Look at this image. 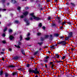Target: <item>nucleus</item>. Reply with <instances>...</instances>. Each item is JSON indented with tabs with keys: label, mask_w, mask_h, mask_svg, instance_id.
<instances>
[{
	"label": "nucleus",
	"mask_w": 77,
	"mask_h": 77,
	"mask_svg": "<svg viewBox=\"0 0 77 77\" xmlns=\"http://www.w3.org/2000/svg\"><path fill=\"white\" fill-rule=\"evenodd\" d=\"M34 14L33 13H31L30 14V15H31V17L30 19L31 20H33L32 18H33V19L34 20H37V21L40 20H41V18H40L35 17V16L34 15Z\"/></svg>",
	"instance_id": "f257e3e1"
},
{
	"label": "nucleus",
	"mask_w": 77,
	"mask_h": 77,
	"mask_svg": "<svg viewBox=\"0 0 77 77\" xmlns=\"http://www.w3.org/2000/svg\"><path fill=\"white\" fill-rule=\"evenodd\" d=\"M28 71L29 72H32V73H34V74H39V71H38L37 68L35 69V70L29 69L28 70Z\"/></svg>",
	"instance_id": "f03ea898"
},
{
	"label": "nucleus",
	"mask_w": 77,
	"mask_h": 77,
	"mask_svg": "<svg viewBox=\"0 0 77 77\" xmlns=\"http://www.w3.org/2000/svg\"><path fill=\"white\" fill-rule=\"evenodd\" d=\"M24 21H26V23L27 25H29V21L27 20V19H25Z\"/></svg>",
	"instance_id": "7ed1b4c3"
},
{
	"label": "nucleus",
	"mask_w": 77,
	"mask_h": 77,
	"mask_svg": "<svg viewBox=\"0 0 77 77\" xmlns=\"http://www.w3.org/2000/svg\"><path fill=\"white\" fill-rule=\"evenodd\" d=\"M11 2L13 4L17 3V1L15 0H11Z\"/></svg>",
	"instance_id": "20e7f679"
},
{
	"label": "nucleus",
	"mask_w": 77,
	"mask_h": 77,
	"mask_svg": "<svg viewBox=\"0 0 77 77\" xmlns=\"http://www.w3.org/2000/svg\"><path fill=\"white\" fill-rule=\"evenodd\" d=\"M66 44V42H65L63 41H62V45H65Z\"/></svg>",
	"instance_id": "39448f33"
},
{
	"label": "nucleus",
	"mask_w": 77,
	"mask_h": 77,
	"mask_svg": "<svg viewBox=\"0 0 77 77\" xmlns=\"http://www.w3.org/2000/svg\"><path fill=\"white\" fill-rule=\"evenodd\" d=\"M28 13L27 12V11H26L25 12H24L23 14L24 15V16H26V15H27V14H28Z\"/></svg>",
	"instance_id": "423d86ee"
},
{
	"label": "nucleus",
	"mask_w": 77,
	"mask_h": 77,
	"mask_svg": "<svg viewBox=\"0 0 77 77\" xmlns=\"http://www.w3.org/2000/svg\"><path fill=\"white\" fill-rule=\"evenodd\" d=\"M17 75V72H13L12 73V75L13 76H14V75Z\"/></svg>",
	"instance_id": "0eeeda50"
},
{
	"label": "nucleus",
	"mask_w": 77,
	"mask_h": 77,
	"mask_svg": "<svg viewBox=\"0 0 77 77\" xmlns=\"http://www.w3.org/2000/svg\"><path fill=\"white\" fill-rule=\"evenodd\" d=\"M21 51L23 54V55H25V52H24V50H21Z\"/></svg>",
	"instance_id": "6e6552de"
},
{
	"label": "nucleus",
	"mask_w": 77,
	"mask_h": 77,
	"mask_svg": "<svg viewBox=\"0 0 77 77\" xmlns=\"http://www.w3.org/2000/svg\"><path fill=\"white\" fill-rule=\"evenodd\" d=\"M55 56L56 57H57V58H59L60 57V55H58L57 54H56Z\"/></svg>",
	"instance_id": "1a4fd4ad"
},
{
	"label": "nucleus",
	"mask_w": 77,
	"mask_h": 77,
	"mask_svg": "<svg viewBox=\"0 0 77 77\" xmlns=\"http://www.w3.org/2000/svg\"><path fill=\"white\" fill-rule=\"evenodd\" d=\"M14 38V37L12 35H10V40H12Z\"/></svg>",
	"instance_id": "9d476101"
},
{
	"label": "nucleus",
	"mask_w": 77,
	"mask_h": 77,
	"mask_svg": "<svg viewBox=\"0 0 77 77\" xmlns=\"http://www.w3.org/2000/svg\"><path fill=\"white\" fill-rule=\"evenodd\" d=\"M9 68H14L15 67V66H14L13 65H10L8 66Z\"/></svg>",
	"instance_id": "9b49d317"
},
{
	"label": "nucleus",
	"mask_w": 77,
	"mask_h": 77,
	"mask_svg": "<svg viewBox=\"0 0 77 77\" xmlns=\"http://www.w3.org/2000/svg\"><path fill=\"white\" fill-rule=\"evenodd\" d=\"M54 36L56 37H58V36H59V34L57 33L54 34Z\"/></svg>",
	"instance_id": "f8f14e48"
},
{
	"label": "nucleus",
	"mask_w": 77,
	"mask_h": 77,
	"mask_svg": "<svg viewBox=\"0 0 77 77\" xmlns=\"http://www.w3.org/2000/svg\"><path fill=\"white\" fill-rule=\"evenodd\" d=\"M38 53V51H36L34 53L33 55H36V54H37Z\"/></svg>",
	"instance_id": "ddd939ff"
},
{
	"label": "nucleus",
	"mask_w": 77,
	"mask_h": 77,
	"mask_svg": "<svg viewBox=\"0 0 77 77\" xmlns=\"http://www.w3.org/2000/svg\"><path fill=\"white\" fill-rule=\"evenodd\" d=\"M19 57H18L17 56H16L14 58V59H15V60H17V59H18Z\"/></svg>",
	"instance_id": "4468645a"
},
{
	"label": "nucleus",
	"mask_w": 77,
	"mask_h": 77,
	"mask_svg": "<svg viewBox=\"0 0 77 77\" xmlns=\"http://www.w3.org/2000/svg\"><path fill=\"white\" fill-rule=\"evenodd\" d=\"M72 35V32H70V33H69V37L70 38Z\"/></svg>",
	"instance_id": "2eb2a0df"
},
{
	"label": "nucleus",
	"mask_w": 77,
	"mask_h": 77,
	"mask_svg": "<svg viewBox=\"0 0 77 77\" xmlns=\"http://www.w3.org/2000/svg\"><path fill=\"white\" fill-rule=\"evenodd\" d=\"M30 37H28L27 38H25V39H26V40H27V41H29V40H30Z\"/></svg>",
	"instance_id": "dca6fc26"
},
{
	"label": "nucleus",
	"mask_w": 77,
	"mask_h": 77,
	"mask_svg": "<svg viewBox=\"0 0 77 77\" xmlns=\"http://www.w3.org/2000/svg\"><path fill=\"white\" fill-rule=\"evenodd\" d=\"M15 23H17V24H18V23H19V21L17 20H15Z\"/></svg>",
	"instance_id": "f3484780"
},
{
	"label": "nucleus",
	"mask_w": 77,
	"mask_h": 77,
	"mask_svg": "<svg viewBox=\"0 0 77 77\" xmlns=\"http://www.w3.org/2000/svg\"><path fill=\"white\" fill-rule=\"evenodd\" d=\"M17 9L19 11H20V9H21V7H18L17 8Z\"/></svg>",
	"instance_id": "a211bd4d"
},
{
	"label": "nucleus",
	"mask_w": 77,
	"mask_h": 77,
	"mask_svg": "<svg viewBox=\"0 0 77 77\" xmlns=\"http://www.w3.org/2000/svg\"><path fill=\"white\" fill-rule=\"evenodd\" d=\"M3 72L2 71H0V75H2V74H3Z\"/></svg>",
	"instance_id": "6ab92c4d"
},
{
	"label": "nucleus",
	"mask_w": 77,
	"mask_h": 77,
	"mask_svg": "<svg viewBox=\"0 0 77 77\" xmlns=\"http://www.w3.org/2000/svg\"><path fill=\"white\" fill-rule=\"evenodd\" d=\"M20 41H21V40H22V39H23V37H22V36L21 35L20 36Z\"/></svg>",
	"instance_id": "aec40b11"
},
{
	"label": "nucleus",
	"mask_w": 77,
	"mask_h": 77,
	"mask_svg": "<svg viewBox=\"0 0 77 77\" xmlns=\"http://www.w3.org/2000/svg\"><path fill=\"white\" fill-rule=\"evenodd\" d=\"M8 32L9 33L11 32H12V30L11 29H9L8 30Z\"/></svg>",
	"instance_id": "412c9836"
},
{
	"label": "nucleus",
	"mask_w": 77,
	"mask_h": 77,
	"mask_svg": "<svg viewBox=\"0 0 77 77\" xmlns=\"http://www.w3.org/2000/svg\"><path fill=\"white\" fill-rule=\"evenodd\" d=\"M69 38V37L68 36L66 38H65V41H67V40H68V39Z\"/></svg>",
	"instance_id": "4be33fe9"
},
{
	"label": "nucleus",
	"mask_w": 77,
	"mask_h": 77,
	"mask_svg": "<svg viewBox=\"0 0 77 77\" xmlns=\"http://www.w3.org/2000/svg\"><path fill=\"white\" fill-rule=\"evenodd\" d=\"M5 77H8V73L5 74Z\"/></svg>",
	"instance_id": "5701e85b"
},
{
	"label": "nucleus",
	"mask_w": 77,
	"mask_h": 77,
	"mask_svg": "<svg viewBox=\"0 0 77 77\" xmlns=\"http://www.w3.org/2000/svg\"><path fill=\"white\" fill-rule=\"evenodd\" d=\"M18 70H19V71H23V69L22 68H20L18 69Z\"/></svg>",
	"instance_id": "b1692460"
},
{
	"label": "nucleus",
	"mask_w": 77,
	"mask_h": 77,
	"mask_svg": "<svg viewBox=\"0 0 77 77\" xmlns=\"http://www.w3.org/2000/svg\"><path fill=\"white\" fill-rule=\"evenodd\" d=\"M67 23H68V24H69L70 26H71V23L70 22H67Z\"/></svg>",
	"instance_id": "393cba45"
},
{
	"label": "nucleus",
	"mask_w": 77,
	"mask_h": 77,
	"mask_svg": "<svg viewBox=\"0 0 77 77\" xmlns=\"http://www.w3.org/2000/svg\"><path fill=\"white\" fill-rule=\"evenodd\" d=\"M38 44H39V45H41L42 44V42L38 43Z\"/></svg>",
	"instance_id": "a878e982"
},
{
	"label": "nucleus",
	"mask_w": 77,
	"mask_h": 77,
	"mask_svg": "<svg viewBox=\"0 0 77 77\" xmlns=\"http://www.w3.org/2000/svg\"><path fill=\"white\" fill-rule=\"evenodd\" d=\"M66 22L65 21H64L63 22V23L61 24L62 25H64V24H65V23H66Z\"/></svg>",
	"instance_id": "bb28decb"
},
{
	"label": "nucleus",
	"mask_w": 77,
	"mask_h": 77,
	"mask_svg": "<svg viewBox=\"0 0 77 77\" xmlns=\"http://www.w3.org/2000/svg\"><path fill=\"white\" fill-rule=\"evenodd\" d=\"M49 37V35H45V38H48Z\"/></svg>",
	"instance_id": "cd10ccee"
},
{
	"label": "nucleus",
	"mask_w": 77,
	"mask_h": 77,
	"mask_svg": "<svg viewBox=\"0 0 77 77\" xmlns=\"http://www.w3.org/2000/svg\"><path fill=\"white\" fill-rule=\"evenodd\" d=\"M14 46H15V47H16V48H20V47L19 46H17L16 45H14Z\"/></svg>",
	"instance_id": "c85d7f7f"
},
{
	"label": "nucleus",
	"mask_w": 77,
	"mask_h": 77,
	"mask_svg": "<svg viewBox=\"0 0 77 77\" xmlns=\"http://www.w3.org/2000/svg\"><path fill=\"white\" fill-rule=\"evenodd\" d=\"M41 35V33L38 32L37 33V35H38V36H40V35Z\"/></svg>",
	"instance_id": "c756f323"
},
{
	"label": "nucleus",
	"mask_w": 77,
	"mask_h": 77,
	"mask_svg": "<svg viewBox=\"0 0 77 77\" xmlns=\"http://www.w3.org/2000/svg\"><path fill=\"white\" fill-rule=\"evenodd\" d=\"M60 38H61V39H63L64 38V37L63 36H61L60 37Z\"/></svg>",
	"instance_id": "7c9ffc66"
},
{
	"label": "nucleus",
	"mask_w": 77,
	"mask_h": 77,
	"mask_svg": "<svg viewBox=\"0 0 77 77\" xmlns=\"http://www.w3.org/2000/svg\"><path fill=\"white\" fill-rule=\"evenodd\" d=\"M58 44H62V42H57Z\"/></svg>",
	"instance_id": "2f4dec72"
},
{
	"label": "nucleus",
	"mask_w": 77,
	"mask_h": 77,
	"mask_svg": "<svg viewBox=\"0 0 77 77\" xmlns=\"http://www.w3.org/2000/svg\"><path fill=\"white\" fill-rule=\"evenodd\" d=\"M30 66V64H28L27 65H26V67H27L28 68H29V67Z\"/></svg>",
	"instance_id": "473e14b6"
},
{
	"label": "nucleus",
	"mask_w": 77,
	"mask_h": 77,
	"mask_svg": "<svg viewBox=\"0 0 77 77\" xmlns=\"http://www.w3.org/2000/svg\"><path fill=\"white\" fill-rule=\"evenodd\" d=\"M71 5H72V6H75V5L73 3H71Z\"/></svg>",
	"instance_id": "72a5a7b5"
},
{
	"label": "nucleus",
	"mask_w": 77,
	"mask_h": 77,
	"mask_svg": "<svg viewBox=\"0 0 77 77\" xmlns=\"http://www.w3.org/2000/svg\"><path fill=\"white\" fill-rule=\"evenodd\" d=\"M38 26L40 27H41V26H42V23H40L39 25H38Z\"/></svg>",
	"instance_id": "f704fd0d"
},
{
	"label": "nucleus",
	"mask_w": 77,
	"mask_h": 77,
	"mask_svg": "<svg viewBox=\"0 0 77 77\" xmlns=\"http://www.w3.org/2000/svg\"><path fill=\"white\" fill-rule=\"evenodd\" d=\"M2 36L4 37H5V36H6V35L4 33L2 34Z\"/></svg>",
	"instance_id": "c9c22d12"
},
{
	"label": "nucleus",
	"mask_w": 77,
	"mask_h": 77,
	"mask_svg": "<svg viewBox=\"0 0 77 77\" xmlns=\"http://www.w3.org/2000/svg\"><path fill=\"white\" fill-rule=\"evenodd\" d=\"M44 61L45 62H48V60H47V59H45V60H44Z\"/></svg>",
	"instance_id": "e433bc0d"
},
{
	"label": "nucleus",
	"mask_w": 77,
	"mask_h": 77,
	"mask_svg": "<svg viewBox=\"0 0 77 77\" xmlns=\"http://www.w3.org/2000/svg\"><path fill=\"white\" fill-rule=\"evenodd\" d=\"M30 36V33H28L27 35V37H29Z\"/></svg>",
	"instance_id": "4c0bfd02"
},
{
	"label": "nucleus",
	"mask_w": 77,
	"mask_h": 77,
	"mask_svg": "<svg viewBox=\"0 0 77 77\" xmlns=\"http://www.w3.org/2000/svg\"><path fill=\"white\" fill-rule=\"evenodd\" d=\"M49 58V57L47 56L45 57V59H48Z\"/></svg>",
	"instance_id": "58836bf2"
},
{
	"label": "nucleus",
	"mask_w": 77,
	"mask_h": 77,
	"mask_svg": "<svg viewBox=\"0 0 77 77\" xmlns=\"http://www.w3.org/2000/svg\"><path fill=\"white\" fill-rule=\"evenodd\" d=\"M7 30V28H5V29L4 30V32H5V31H6Z\"/></svg>",
	"instance_id": "ea45409f"
},
{
	"label": "nucleus",
	"mask_w": 77,
	"mask_h": 77,
	"mask_svg": "<svg viewBox=\"0 0 77 77\" xmlns=\"http://www.w3.org/2000/svg\"><path fill=\"white\" fill-rule=\"evenodd\" d=\"M2 43L3 44H5L6 43V41H2Z\"/></svg>",
	"instance_id": "a19ab883"
},
{
	"label": "nucleus",
	"mask_w": 77,
	"mask_h": 77,
	"mask_svg": "<svg viewBox=\"0 0 77 77\" xmlns=\"http://www.w3.org/2000/svg\"><path fill=\"white\" fill-rule=\"evenodd\" d=\"M9 51H12V49L10 48L9 49Z\"/></svg>",
	"instance_id": "79ce46f5"
},
{
	"label": "nucleus",
	"mask_w": 77,
	"mask_h": 77,
	"mask_svg": "<svg viewBox=\"0 0 77 77\" xmlns=\"http://www.w3.org/2000/svg\"><path fill=\"white\" fill-rule=\"evenodd\" d=\"M25 9L26 10H27V9H29V7H26L25 8Z\"/></svg>",
	"instance_id": "37998d69"
},
{
	"label": "nucleus",
	"mask_w": 77,
	"mask_h": 77,
	"mask_svg": "<svg viewBox=\"0 0 77 77\" xmlns=\"http://www.w3.org/2000/svg\"><path fill=\"white\" fill-rule=\"evenodd\" d=\"M20 18H24V16L22 15L21 16H20Z\"/></svg>",
	"instance_id": "c03bdc74"
},
{
	"label": "nucleus",
	"mask_w": 77,
	"mask_h": 77,
	"mask_svg": "<svg viewBox=\"0 0 77 77\" xmlns=\"http://www.w3.org/2000/svg\"><path fill=\"white\" fill-rule=\"evenodd\" d=\"M65 58V56H63L62 57V59L63 60V59H64Z\"/></svg>",
	"instance_id": "a18cd8bd"
},
{
	"label": "nucleus",
	"mask_w": 77,
	"mask_h": 77,
	"mask_svg": "<svg viewBox=\"0 0 77 77\" xmlns=\"http://www.w3.org/2000/svg\"><path fill=\"white\" fill-rule=\"evenodd\" d=\"M51 17H48V20H51Z\"/></svg>",
	"instance_id": "49530a36"
},
{
	"label": "nucleus",
	"mask_w": 77,
	"mask_h": 77,
	"mask_svg": "<svg viewBox=\"0 0 77 77\" xmlns=\"http://www.w3.org/2000/svg\"><path fill=\"white\" fill-rule=\"evenodd\" d=\"M42 28L44 29V30H45V26H43Z\"/></svg>",
	"instance_id": "de8ad7c7"
},
{
	"label": "nucleus",
	"mask_w": 77,
	"mask_h": 77,
	"mask_svg": "<svg viewBox=\"0 0 77 77\" xmlns=\"http://www.w3.org/2000/svg\"><path fill=\"white\" fill-rule=\"evenodd\" d=\"M57 20H60V18L59 17H58L57 18Z\"/></svg>",
	"instance_id": "09e8293b"
},
{
	"label": "nucleus",
	"mask_w": 77,
	"mask_h": 77,
	"mask_svg": "<svg viewBox=\"0 0 77 77\" xmlns=\"http://www.w3.org/2000/svg\"><path fill=\"white\" fill-rule=\"evenodd\" d=\"M5 1V0H2V2H3V3H4L5 2V1Z\"/></svg>",
	"instance_id": "8fccbe9b"
},
{
	"label": "nucleus",
	"mask_w": 77,
	"mask_h": 77,
	"mask_svg": "<svg viewBox=\"0 0 77 77\" xmlns=\"http://www.w3.org/2000/svg\"><path fill=\"white\" fill-rule=\"evenodd\" d=\"M18 44L19 45H20V44H21V42H18Z\"/></svg>",
	"instance_id": "3c124183"
},
{
	"label": "nucleus",
	"mask_w": 77,
	"mask_h": 77,
	"mask_svg": "<svg viewBox=\"0 0 77 77\" xmlns=\"http://www.w3.org/2000/svg\"><path fill=\"white\" fill-rule=\"evenodd\" d=\"M52 26H56V25L54 23L52 24Z\"/></svg>",
	"instance_id": "603ef678"
},
{
	"label": "nucleus",
	"mask_w": 77,
	"mask_h": 77,
	"mask_svg": "<svg viewBox=\"0 0 77 77\" xmlns=\"http://www.w3.org/2000/svg\"><path fill=\"white\" fill-rule=\"evenodd\" d=\"M47 2H50V0H46Z\"/></svg>",
	"instance_id": "864d4df0"
},
{
	"label": "nucleus",
	"mask_w": 77,
	"mask_h": 77,
	"mask_svg": "<svg viewBox=\"0 0 77 77\" xmlns=\"http://www.w3.org/2000/svg\"><path fill=\"white\" fill-rule=\"evenodd\" d=\"M62 28H63V26H60V29H62Z\"/></svg>",
	"instance_id": "5fc2aeb1"
},
{
	"label": "nucleus",
	"mask_w": 77,
	"mask_h": 77,
	"mask_svg": "<svg viewBox=\"0 0 77 77\" xmlns=\"http://www.w3.org/2000/svg\"><path fill=\"white\" fill-rule=\"evenodd\" d=\"M45 67L46 68H47V65L46 64H45Z\"/></svg>",
	"instance_id": "6e6d98bb"
},
{
	"label": "nucleus",
	"mask_w": 77,
	"mask_h": 77,
	"mask_svg": "<svg viewBox=\"0 0 77 77\" xmlns=\"http://www.w3.org/2000/svg\"><path fill=\"white\" fill-rule=\"evenodd\" d=\"M50 37L51 38H52V35H50Z\"/></svg>",
	"instance_id": "4d7b16f0"
},
{
	"label": "nucleus",
	"mask_w": 77,
	"mask_h": 77,
	"mask_svg": "<svg viewBox=\"0 0 77 77\" xmlns=\"http://www.w3.org/2000/svg\"><path fill=\"white\" fill-rule=\"evenodd\" d=\"M41 39V40H42V41H44V38H42Z\"/></svg>",
	"instance_id": "13d9d810"
},
{
	"label": "nucleus",
	"mask_w": 77,
	"mask_h": 77,
	"mask_svg": "<svg viewBox=\"0 0 77 77\" xmlns=\"http://www.w3.org/2000/svg\"><path fill=\"white\" fill-rule=\"evenodd\" d=\"M2 60H4L5 58L3 57H2Z\"/></svg>",
	"instance_id": "bf43d9fd"
},
{
	"label": "nucleus",
	"mask_w": 77,
	"mask_h": 77,
	"mask_svg": "<svg viewBox=\"0 0 77 77\" xmlns=\"http://www.w3.org/2000/svg\"><path fill=\"white\" fill-rule=\"evenodd\" d=\"M52 63H53V62H50V65H52Z\"/></svg>",
	"instance_id": "052dcab7"
},
{
	"label": "nucleus",
	"mask_w": 77,
	"mask_h": 77,
	"mask_svg": "<svg viewBox=\"0 0 77 77\" xmlns=\"http://www.w3.org/2000/svg\"><path fill=\"white\" fill-rule=\"evenodd\" d=\"M74 50V49H73L72 48H71V50L72 51H73V50Z\"/></svg>",
	"instance_id": "680f3d73"
},
{
	"label": "nucleus",
	"mask_w": 77,
	"mask_h": 77,
	"mask_svg": "<svg viewBox=\"0 0 77 77\" xmlns=\"http://www.w3.org/2000/svg\"><path fill=\"white\" fill-rule=\"evenodd\" d=\"M58 21H59L58 23H60V20H58Z\"/></svg>",
	"instance_id": "e2e57ef3"
},
{
	"label": "nucleus",
	"mask_w": 77,
	"mask_h": 77,
	"mask_svg": "<svg viewBox=\"0 0 77 77\" xmlns=\"http://www.w3.org/2000/svg\"><path fill=\"white\" fill-rule=\"evenodd\" d=\"M2 11H6V9H2Z\"/></svg>",
	"instance_id": "0e129e2a"
},
{
	"label": "nucleus",
	"mask_w": 77,
	"mask_h": 77,
	"mask_svg": "<svg viewBox=\"0 0 77 77\" xmlns=\"http://www.w3.org/2000/svg\"><path fill=\"white\" fill-rule=\"evenodd\" d=\"M54 66V64H52V67H53Z\"/></svg>",
	"instance_id": "69168bd1"
},
{
	"label": "nucleus",
	"mask_w": 77,
	"mask_h": 77,
	"mask_svg": "<svg viewBox=\"0 0 77 77\" xmlns=\"http://www.w3.org/2000/svg\"><path fill=\"white\" fill-rule=\"evenodd\" d=\"M40 10H42V8H40Z\"/></svg>",
	"instance_id": "338daca9"
},
{
	"label": "nucleus",
	"mask_w": 77,
	"mask_h": 77,
	"mask_svg": "<svg viewBox=\"0 0 77 77\" xmlns=\"http://www.w3.org/2000/svg\"><path fill=\"white\" fill-rule=\"evenodd\" d=\"M35 77H38V75H36Z\"/></svg>",
	"instance_id": "774afa93"
}]
</instances>
